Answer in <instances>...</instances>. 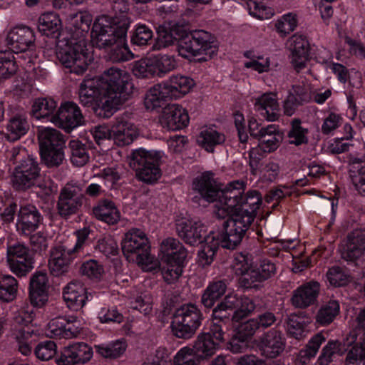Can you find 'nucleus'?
Segmentation results:
<instances>
[{"instance_id":"nucleus-1","label":"nucleus","mask_w":365,"mask_h":365,"mask_svg":"<svg viewBox=\"0 0 365 365\" xmlns=\"http://www.w3.org/2000/svg\"><path fill=\"white\" fill-rule=\"evenodd\" d=\"M240 205L235 208L232 218L225 222V235L222 240V246L233 250L242 242L246 232L257 216L262 203V197L257 190H250L243 195Z\"/></svg>"},{"instance_id":"nucleus-2","label":"nucleus","mask_w":365,"mask_h":365,"mask_svg":"<svg viewBox=\"0 0 365 365\" xmlns=\"http://www.w3.org/2000/svg\"><path fill=\"white\" fill-rule=\"evenodd\" d=\"M56 56L70 73L76 75H83L93 60L84 39L61 41L57 46Z\"/></svg>"},{"instance_id":"nucleus-3","label":"nucleus","mask_w":365,"mask_h":365,"mask_svg":"<svg viewBox=\"0 0 365 365\" xmlns=\"http://www.w3.org/2000/svg\"><path fill=\"white\" fill-rule=\"evenodd\" d=\"M128 27V19H122L118 24H113L108 16H99L92 26L91 43L100 49L112 47L118 41L126 38Z\"/></svg>"},{"instance_id":"nucleus-4","label":"nucleus","mask_w":365,"mask_h":365,"mask_svg":"<svg viewBox=\"0 0 365 365\" xmlns=\"http://www.w3.org/2000/svg\"><path fill=\"white\" fill-rule=\"evenodd\" d=\"M202 319V314L195 304H182L173 314L172 332L178 338L190 339L201 325Z\"/></svg>"},{"instance_id":"nucleus-5","label":"nucleus","mask_w":365,"mask_h":365,"mask_svg":"<svg viewBox=\"0 0 365 365\" xmlns=\"http://www.w3.org/2000/svg\"><path fill=\"white\" fill-rule=\"evenodd\" d=\"M160 158L158 152L147 151L140 148L132 153L129 164L135 170V175L139 180L154 182L162 175V171L158 165Z\"/></svg>"},{"instance_id":"nucleus-6","label":"nucleus","mask_w":365,"mask_h":365,"mask_svg":"<svg viewBox=\"0 0 365 365\" xmlns=\"http://www.w3.org/2000/svg\"><path fill=\"white\" fill-rule=\"evenodd\" d=\"M122 252L128 260L135 261L142 265H148L152 262L150 255L148 239L139 229H132L125 235L121 243Z\"/></svg>"},{"instance_id":"nucleus-7","label":"nucleus","mask_w":365,"mask_h":365,"mask_svg":"<svg viewBox=\"0 0 365 365\" xmlns=\"http://www.w3.org/2000/svg\"><path fill=\"white\" fill-rule=\"evenodd\" d=\"M102 88L113 95L128 101L133 93V85L130 74L122 69L111 67L103 72Z\"/></svg>"},{"instance_id":"nucleus-8","label":"nucleus","mask_w":365,"mask_h":365,"mask_svg":"<svg viewBox=\"0 0 365 365\" xmlns=\"http://www.w3.org/2000/svg\"><path fill=\"white\" fill-rule=\"evenodd\" d=\"M35 38L34 32L30 27L16 26L7 34L6 43L10 51L15 53H22L19 57L24 60L28 58L29 62H31Z\"/></svg>"},{"instance_id":"nucleus-9","label":"nucleus","mask_w":365,"mask_h":365,"mask_svg":"<svg viewBox=\"0 0 365 365\" xmlns=\"http://www.w3.org/2000/svg\"><path fill=\"white\" fill-rule=\"evenodd\" d=\"M175 230L178 237L186 244L197 245L205 241L206 226L200 220L190 217H179L175 221Z\"/></svg>"},{"instance_id":"nucleus-10","label":"nucleus","mask_w":365,"mask_h":365,"mask_svg":"<svg viewBox=\"0 0 365 365\" xmlns=\"http://www.w3.org/2000/svg\"><path fill=\"white\" fill-rule=\"evenodd\" d=\"M76 254L67 242L52 247L48 264L50 272L56 277L68 272Z\"/></svg>"},{"instance_id":"nucleus-11","label":"nucleus","mask_w":365,"mask_h":365,"mask_svg":"<svg viewBox=\"0 0 365 365\" xmlns=\"http://www.w3.org/2000/svg\"><path fill=\"white\" fill-rule=\"evenodd\" d=\"M50 121L70 132L83 124V116L76 103L68 101L62 103L56 113L51 115Z\"/></svg>"},{"instance_id":"nucleus-12","label":"nucleus","mask_w":365,"mask_h":365,"mask_svg":"<svg viewBox=\"0 0 365 365\" xmlns=\"http://www.w3.org/2000/svg\"><path fill=\"white\" fill-rule=\"evenodd\" d=\"M259 346L262 356L274 359L284 351L286 339L282 330L277 327L272 328L259 337Z\"/></svg>"},{"instance_id":"nucleus-13","label":"nucleus","mask_w":365,"mask_h":365,"mask_svg":"<svg viewBox=\"0 0 365 365\" xmlns=\"http://www.w3.org/2000/svg\"><path fill=\"white\" fill-rule=\"evenodd\" d=\"M277 320L274 313L266 311L256 317L242 323L237 328V336L242 341H246L259 330H264L274 325Z\"/></svg>"},{"instance_id":"nucleus-14","label":"nucleus","mask_w":365,"mask_h":365,"mask_svg":"<svg viewBox=\"0 0 365 365\" xmlns=\"http://www.w3.org/2000/svg\"><path fill=\"white\" fill-rule=\"evenodd\" d=\"M92 356V348L87 344L76 343L64 348L56 363L58 365L83 364L90 361Z\"/></svg>"},{"instance_id":"nucleus-15","label":"nucleus","mask_w":365,"mask_h":365,"mask_svg":"<svg viewBox=\"0 0 365 365\" xmlns=\"http://www.w3.org/2000/svg\"><path fill=\"white\" fill-rule=\"evenodd\" d=\"M346 345H352L348 351L345 365H365V332L357 329L351 334H347Z\"/></svg>"},{"instance_id":"nucleus-16","label":"nucleus","mask_w":365,"mask_h":365,"mask_svg":"<svg viewBox=\"0 0 365 365\" xmlns=\"http://www.w3.org/2000/svg\"><path fill=\"white\" fill-rule=\"evenodd\" d=\"M83 205V195L76 192V187H63L59 194L57 209L63 217L76 214Z\"/></svg>"},{"instance_id":"nucleus-17","label":"nucleus","mask_w":365,"mask_h":365,"mask_svg":"<svg viewBox=\"0 0 365 365\" xmlns=\"http://www.w3.org/2000/svg\"><path fill=\"white\" fill-rule=\"evenodd\" d=\"M34 318V309L29 306L22 307L15 313L11 324V332L16 339L31 337L34 332L31 327Z\"/></svg>"},{"instance_id":"nucleus-18","label":"nucleus","mask_w":365,"mask_h":365,"mask_svg":"<svg viewBox=\"0 0 365 365\" xmlns=\"http://www.w3.org/2000/svg\"><path fill=\"white\" fill-rule=\"evenodd\" d=\"M48 277L43 272H35L30 278L29 299L34 307H41L48 298Z\"/></svg>"},{"instance_id":"nucleus-19","label":"nucleus","mask_w":365,"mask_h":365,"mask_svg":"<svg viewBox=\"0 0 365 365\" xmlns=\"http://www.w3.org/2000/svg\"><path fill=\"white\" fill-rule=\"evenodd\" d=\"M320 284L317 281L304 283L292 292L291 302L296 308L305 309L314 304L318 298Z\"/></svg>"},{"instance_id":"nucleus-20","label":"nucleus","mask_w":365,"mask_h":365,"mask_svg":"<svg viewBox=\"0 0 365 365\" xmlns=\"http://www.w3.org/2000/svg\"><path fill=\"white\" fill-rule=\"evenodd\" d=\"M113 140L118 146H125L133 142L138 133L135 125L124 116L115 118L112 125Z\"/></svg>"},{"instance_id":"nucleus-21","label":"nucleus","mask_w":365,"mask_h":365,"mask_svg":"<svg viewBox=\"0 0 365 365\" xmlns=\"http://www.w3.org/2000/svg\"><path fill=\"white\" fill-rule=\"evenodd\" d=\"M160 122L163 126L168 130H177L187 125L189 116L181 106L172 104L164 108Z\"/></svg>"},{"instance_id":"nucleus-22","label":"nucleus","mask_w":365,"mask_h":365,"mask_svg":"<svg viewBox=\"0 0 365 365\" xmlns=\"http://www.w3.org/2000/svg\"><path fill=\"white\" fill-rule=\"evenodd\" d=\"M125 102L126 101L118 96L113 95L102 89V92L92 108V110L100 118H108Z\"/></svg>"},{"instance_id":"nucleus-23","label":"nucleus","mask_w":365,"mask_h":365,"mask_svg":"<svg viewBox=\"0 0 365 365\" xmlns=\"http://www.w3.org/2000/svg\"><path fill=\"white\" fill-rule=\"evenodd\" d=\"M63 297L69 308L77 310L84 306L86 301L89 300L91 294H88L81 282L72 281L63 288Z\"/></svg>"},{"instance_id":"nucleus-24","label":"nucleus","mask_w":365,"mask_h":365,"mask_svg":"<svg viewBox=\"0 0 365 365\" xmlns=\"http://www.w3.org/2000/svg\"><path fill=\"white\" fill-rule=\"evenodd\" d=\"M160 251L162 262L183 263L187 257V250L180 241L168 237L162 241Z\"/></svg>"},{"instance_id":"nucleus-25","label":"nucleus","mask_w":365,"mask_h":365,"mask_svg":"<svg viewBox=\"0 0 365 365\" xmlns=\"http://www.w3.org/2000/svg\"><path fill=\"white\" fill-rule=\"evenodd\" d=\"M291 63L295 70L299 72L305 68L308 60L309 44L306 37L295 34L290 38Z\"/></svg>"},{"instance_id":"nucleus-26","label":"nucleus","mask_w":365,"mask_h":365,"mask_svg":"<svg viewBox=\"0 0 365 365\" xmlns=\"http://www.w3.org/2000/svg\"><path fill=\"white\" fill-rule=\"evenodd\" d=\"M75 317L67 319L63 317H58L51 319L47 325V334L50 337L70 339L76 337L79 331L73 322Z\"/></svg>"},{"instance_id":"nucleus-27","label":"nucleus","mask_w":365,"mask_h":365,"mask_svg":"<svg viewBox=\"0 0 365 365\" xmlns=\"http://www.w3.org/2000/svg\"><path fill=\"white\" fill-rule=\"evenodd\" d=\"M365 252V230H354L347 237V242L341 257L346 261H354Z\"/></svg>"},{"instance_id":"nucleus-28","label":"nucleus","mask_w":365,"mask_h":365,"mask_svg":"<svg viewBox=\"0 0 365 365\" xmlns=\"http://www.w3.org/2000/svg\"><path fill=\"white\" fill-rule=\"evenodd\" d=\"M163 83L166 88L170 99L182 97L188 93L195 85L192 78L179 74L170 76L168 80Z\"/></svg>"},{"instance_id":"nucleus-29","label":"nucleus","mask_w":365,"mask_h":365,"mask_svg":"<svg viewBox=\"0 0 365 365\" xmlns=\"http://www.w3.org/2000/svg\"><path fill=\"white\" fill-rule=\"evenodd\" d=\"M196 43V46L201 56V61H207L212 58L217 53L218 48L212 35L203 30L195 31L190 33Z\"/></svg>"},{"instance_id":"nucleus-30","label":"nucleus","mask_w":365,"mask_h":365,"mask_svg":"<svg viewBox=\"0 0 365 365\" xmlns=\"http://www.w3.org/2000/svg\"><path fill=\"white\" fill-rule=\"evenodd\" d=\"M40 220L41 215L34 206H25L19 211L17 227L22 233L29 235L38 227Z\"/></svg>"},{"instance_id":"nucleus-31","label":"nucleus","mask_w":365,"mask_h":365,"mask_svg":"<svg viewBox=\"0 0 365 365\" xmlns=\"http://www.w3.org/2000/svg\"><path fill=\"white\" fill-rule=\"evenodd\" d=\"M346 337L342 341L339 340H329L322 348L321 354L317 359L319 365H329L336 355L342 356L352 345L345 344Z\"/></svg>"},{"instance_id":"nucleus-32","label":"nucleus","mask_w":365,"mask_h":365,"mask_svg":"<svg viewBox=\"0 0 365 365\" xmlns=\"http://www.w3.org/2000/svg\"><path fill=\"white\" fill-rule=\"evenodd\" d=\"M255 106L258 110L262 111L267 120L274 121L279 116V106L273 93L264 94L256 100Z\"/></svg>"},{"instance_id":"nucleus-33","label":"nucleus","mask_w":365,"mask_h":365,"mask_svg":"<svg viewBox=\"0 0 365 365\" xmlns=\"http://www.w3.org/2000/svg\"><path fill=\"white\" fill-rule=\"evenodd\" d=\"M101 92L93 79L84 80L81 83L78 91L80 103L92 110Z\"/></svg>"},{"instance_id":"nucleus-34","label":"nucleus","mask_w":365,"mask_h":365,"mask_svg":"<svg viewBox=\"0 0 365 365\" xmlns=\"http://www.w3.org/2000/svg\"><path fill=\"white\" fill-rule=\"evenodd\" d=\"M225 235V233L222 235L220 239H216L214 232H210L205 238L202 249L198 252V262L200 265L204 267L212 263L220 244L223 248H225L222 244V240Z\"/></svg>"},{"instance_id":"nucleus-35","label":"nucleus","mask_w":365,"mask_h":365,"mask_svg":"<svg viewBox=\"0 0 365 365\" xmlns=\"http://www.w3.org/2000/svg\"><path fill=\"white\" fill-rule=\"evenodd\" d=\"M95 217L109 225H114L120 219V213L114 203L109 200H103L93 209Z\"/></svg>"},{"instance_id":"nucleus-36","label":"nucleus","mask_w":365,"mask_h":365,"mask_svg":"<svg viewBox=\"0 0 365 365\" xmlns=\"http://www.w3.org/2000/svg\"><path fill=\"white\" fill-rule=\"evenodd\" d=\"M39 176V169L34 159L26 163L18 165L14 168L12 182H29L35 180Z\"/></svg>"},{"instance_id":"nucleus-37","label":"nucleus","mask_w":365,"mask_h":365,"mask_svg":"<svg viewBox=\"0 0 365 365\" xmlns=\"http://www.w3.org/2000/svg\"><path fill=\"white\" fill-rule=\"evenodd\" d=\"M38 140L40 151L48 150L49 148L63 147L64 139L62 134L57 130L45 128L39 130Z\"/></svg>"},{"instance_id":"nucleus-38","label":"nucleus","mask_w":365,"mask_h":365,"mask_svg":"<svg viewBox=\"0 0 365 365\" xmlns=\"http://www.w3.org/2000/svg\"><path fill=\"white\" fill-rule=\"evenodd\" d=\"M225 140V135L215 127L203 128L197 138V143L209 152H212L215 145L223 143Z\"/></svg>"},{"instance_id":"nucleus-39","label":"nucleus","mask_w":365,"mask_h":365,"mask_svg":"<svg viewBox=\"0 0 365 365\" xmlns=\"http://www.w3.org/2000/svg\"><path fill=\"white\" fill-rule=\"evenodd\" d=\"M227 289V284L224 280H218L210 283L204 291L201 302L207 308H211Z\"/></svg>"},{"instance_id":"nucleus-40","label":"nucleus","mask_w":365,"mask_h":365,"mask_svg":"<svg viewBox=\"0 0 365 365\" xmlns=\"http://www.w3.org/2000/svg\"><path fill=\"white\" fill-rule=\"evenodd\" d=\"M219 345L217 341L210 338V335L202 333L197 336L192 349L199 357L208 358L215 354Z\"/></svg>"},{"instance_id":"nucleus-41","label":"nucleus","mask_w":365,"mask_h":365,"mask_svg":"<svg viewBox=\"0 0 365 365\" xmlns=\"http://www.w3.org/2000/svg\"><path fill=\"white\" fill-rule=\"evenodd\" d=\"M264 131V133L258 139L259 140V146L264 152H272L279 146V143L282 140V135L275 125L266 126V130Z\"/></svg>"},{"instance_id":"nucleus-42","label":"nucleus","mask_w":365,"mask_h":365,"mask_svg":"<svg viewBox=\"0 0 365 365\" xmlns=\"http://www.w3.org/2000/svg\"><path fill=\"white\" fill-rule=\"evenodd\" d=\"M6 128L8 139L11 141H15L27 133L29 125L26 118L18 115L9 120Z\"/></svg>"},{"instance_id":"nucleus-43","label":"nucleus","mask_w":365,"mask_h":365,"mask_svg":"<svg viewBox=\"0 0 365 365\" xmlns=\"http://www.w3.org/2000/svg\"><path fill=\"white\" fill-rule=\"evenodd\" d=\"M70 160L77 167L85 165L89 160V154L86 146L78 140H71L68 143Z\"/></svg>"},{"instance_id":"nucleus-44","label":"nucleus","mask_w":365,"mask_h":365,"mask_svg":"<svg viewBox=\"0 0 365 365\" xmlns=\"http://www.w3.org/2000/svg\"><path fill=\"white\" fill-rule=\"evenodd\" d=\"M259 299H250L246 296H240L238 309L234 311L232 320L239 322L254 311H259Z\"/></svg>"},{"instance_id":"nucleus-45","label":"nucleus","mask_w":365,"mask_h":365,"mask_svg":"<svg viewBox=\"0 0 365 365\" xmlns=\"http://www.w3.org/2000/svg\"><path fill=\"white\" fill-rule=\"evenodd\" d=\"M17 280L11 275H0V299L3 302H11L16 297Z\"/></svg>"},{"instance_id":"nucleus-46","label":"nucleus","mask_w":365,"mask_h":365,"mask_svg":"<svg viewBox=\"0 0 365 365\" xmlns=\"http://www.w3.org/2000/svg\"><path fill=\"white\" fill-rule=\"evenodd\" d=\"M56 102L48 98L36 99L32 105L31 114L36 119L50 117L56 108Z\"/></svg>"},{"instance_id":"nucleus-47","label":"nucleus","mask_w":365,"mask_h":365,"mask_svg":"<svg viewBox=\"0 0 365 365\" xmlns=\"http://www.w3.org/2000/svg\"><path fill=\"white\" fill-rule=\"evenodd\" d=\"M339 312L338 302L331 300L322 305L318 310L315 319L317 323L321 325L331 324Z\"/></svg>"},{"instance_id":"nucleus-48","label":"nucleus","mask_w":365,"mask_h":365,"mask_svg":"<svg viewBox=\"0 0 365 365\" xmlns=\"http://www.w3.org/2000/svg\"><path fill=\"white\" fill-rule=\"evenodd\" d=\"M286 324L289 336L297 340L306 336L307 324L303 318L296 314H290L286 319Z\"/></svg>"},{"instance_id":"nucleus-49","label":"nucleus","mask_w":365,"mask_h":365,"mask_svg":"<svg viewBox=\"0 0 365 365\" xmlns=\"http://www.w3.org/2000/svg\"><path fill=\"white\" fill-rule=\"evenodd\" d=\"M167 98L170 99L166 88L163 83L157 84L152 87L146 93L145 105L148 108H155L160 107V103Z\"/></svg>"},{"instance_id":"nucleus-50","label":"nucleus","mask_w":365,"mask_h":365,"mask_svg":"<svg viewBox=\"0 0 365 365\" xmlns=\"http://www.w3.org/2000/svg\"><path fill=\"white\" fill-rule=\"evenodd\" d=\"M244 188L236 187L233 184H225L223 185V194L222 200L228 206L232 207V215L235 213V208L240 206L243 200Z\"/></svg>"},{"instance_id":"nucleus-51","label":"nucleus","mask_w":365,"mask_h":365,"mask_svg":"<svg viewBox=\"0 0 365 365\" xmlns=\"http://www.w3.org/2000/svg\"><path fill=\"white\" fill-rule=\"evenodd\" d=\"M152 57L156 76H163L178 67V63L174 56L158 54Z\"/></svg>"},{"instance_id":"nucleus-52","label":"nucleus","mask_w":365,"mask_h":365,"mask_svg":"<svg viewBox=\"0 0 365 365\" xmlns=\"http://www.w3.org/2000/svg\"><path fill=\"white\" fill-rule=\"evenodd\" d=\"M125 38L122 41H118L114 44V47L111 48L108 54V57L113 63H120L130 61L134 58L133 53L129 50Z\"/></svg>"},{"instance_id":"nucleus-53","label":"nucleus","mask_w":365,"mask_h":365,"mask_svg":"<svg viewBox=\"0 0 365 365\" xmlns=\"http://www.w3.org/2000/svg\"><path fill=\"white\" fill-rule=\"evenodd\" d=\"M195 189L199 190L200 195L206 201L210 202L217 200L222 202L225 184H195Z\"/></svg>"},{"instance_id":"nucleus-54","label":"nucleus","mask_w":365,"mask_h":365,"mask_svg":"<svg viewBox=\"0 0 365 365\" xmlns=\"http://www.w3.org/2000/svg\"><path fill=\"white\" fill-rule=\"evenodd\" d=\"M11 51H0V78H7L17 71L16 59Z\"/></svg>"},{"instance_id":"nucleus-55","label":"nucleus","mask_w":365,"mask_h":365,"mask_svg":"<svg viewBox=\"0 0 365 365\" xmlns=\"http://www.w3.org/2000/svg\"><path fill=\"white\" fill-rule=\"evenodd\" d=\"M60 26V19L53 12L45 13L39 17L38 28L45 35L48 36L49 32L53 34L58 31Z\"/></svg>"},{"instance_id":"nucleus-56","label":"nucleus","mask_w":365,"mask_h":365,"mask_svg":"<svg viewBox=\"0 0 365 365\" xmlns=\"http://www.w3.org/2000/svg\"><path fill=\"white\" fill-rule=\"evenodd\" d=\"M11 271L18 277L26 276L34 267V257H27L7 261Z\"/></svg>"},{"instance_id":"nucleus-57","label":"nucleus","mask_w":365,"mask_h":365,"mask_svg":"<svg viewBox=\"0 0 365 365\" xmlns=\"http://www.w3.org/2000/svg\"><path fill=\"white\" fill-rule=\"evenodd\" d=\"M301 123V120L299 118H294L291 122V129L288 133L291 144L299 145L308 142L307 136L308 130L302 128Z\"/></svg>"},{"instance_id":"nucleus-58","label":"nucleus","mask_w":365,"mask_h":365,"mask_svg":"<svg viewBox=\"0 0 365 365\" xmlns=\"http://www.w3.org/2000/svg\"><path fill=\"white\" fill-rule=\"evenodd\" d=\"M126 345L124 342L116 341L107 345L96 346L97 352L102 356L108 359H117L125 351Z\"/></svg>"},{"instance_id":"nucleus-59","label":"nucleus","mask_w":365,"mask_h":365,"mask_svg":"<svg viewBox=\"0 0 365 365\" xmlns=\"http://www.w3.org/2000/svg\"><path fill=\"white\" fill-rule=\"evenodd\" d=\"M326 276L330 284L334 287L345 286L350 281L348 272L339 266L335 265L330 267Z\"/></svg>"},{"instance_id":"nucleus-60","label":"nucleus","mask_w":365,"mask_h":365,"mask_svg":"<svg viewBox=\"0 0 365 365\" xmlns=\"http://www.w3.org/2000/svg\"><path fill=\"white\" fill-rule=\"evenodd\" d=\"M178 51L179 54L185 58L201 56L191 34L178 41Z\"/></svg>"},{"instance_id":"nucleus-61","label":"nucleus","mask_w":365,"mask_h":365,"mask_svg":"<svg viewBox=\"0 0 365 365\" xmlns=\"http://www.w3.org/2000/svg\"><path fill=\"white\" fill-rule=\"evenodd\" d=\"M133 73L138 78H150L156 75L153 57L135 61L133 67Z\"/></svg>"},{"instance_id":"nucleus-62","label":"nucleus","mask_w":365,"mask_h":365,"mask_svg":"<svg viewBox=\"0 0 365 365\" xmlns=\"http://www.w3.org/2000/svg\"><path fill=\"white\" fill-rule=\"evenodd\" d=\"M326 337L322 332L314 334L308 341L304 349L299 351L302 358L311 359L314 357L321 345L325 342Z\"/></svg>"},{"instance_id":"nucleus-63","label":"nucleus","mask_w":365,"mask_h":365,"mask_svg":"<svg viewBox=\"0 0 365 365\" xmlns=\"http://www.w3.org/2000/svg\"><path fill=\"white\" fill-rule=\"evenodd\" d=\"M199 358L192 348L185 346L174 357V365H199Z\"/></svg>"},{"instance_id":"nucleus-64","label":"nucleus","mask_w":365,"mask_h":365,"mask_svg":"<svg viewBox=\"0 0 365 365\" xmlns=\"http://www.w3.org/2000/svg\"><path fill=\"white\" fill-rule=\"evenodd\" d=\"M240 276L239 283L242 287L245 289L257 288L259 284L263 282L259 269L253 267Z\"/></svg>"}]
</instances>
